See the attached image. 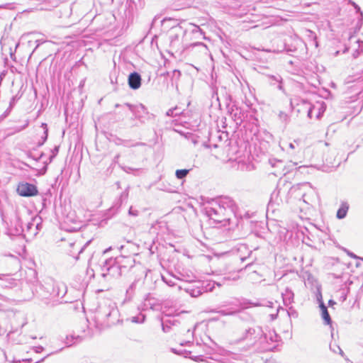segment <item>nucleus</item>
<instances>
[{
  "label": "nucleus",
  "instance_id": "f257e3e1",
  "mask_svg": "<svg viewBox=\"0 0 363 363\" xmlns=\"http://www.w3.org/2000/svg\"><path fill=\"white\" fill-rule=\"evenodd\" d=\"M238 206L235 201L229 196H220L208 199L204 207L205 214L218 223L225 225L230 223L236 216Z\"/></svg>",
  "mask_w": 363,
  "mask_h": 363
},
{
  "label": "nucleus",
  "instance_id": "f03ea898",
  "mask_svg": "<svg viewBox=\"0 0 363 363\" xmlns=\"http://www.w3.org/2000/svg\"><path fill=\"white\" fill-rule=\"evenodd\" d=\"M99 330L109 328L120 322V313L116 303L106 300L97 307L94 317Z\"/></svg>",
  "mask_w": 363,
  "mask_h": 363
},
{
  "label": "nucleus",
  "instance_id": "7ed1b4c3",
  "mask_svg": "<svg viewBox=\"0 0 363 363\" xmlns=\"http://www.w3.org/2000/svg\"><path fill=\"white\" fill-rule=\"evenodd\" d=\"M186 34L187 30L183 28L182 26H177L172 27L169 31L170 46L177 50L198 47L200 51L205 54L207 53L208 48L203 43L196 42L188 45L184 39V37L186 36Z\"/></svg>",
  "mask_w": 363,
  "mask_h": 363
},
{
  "label": "nucleus",
  "instance_id": "20e7f679",
  "mask_svg": "<svg viewBox=\"0 0 363 363\" xmlns=\"http://www.w3.org/2000/svg\"><path fill=\"white\" fill-rule=\"evenodd\" d=\"M307 186V183L297 184L291 186L289 182L284 181L283 183L279 182L276 190L272 194V197H281L286 194L289 197H294L295 199H300L301 197L304 202L308 203L305 199L306 194L301 191L303 187H306Z\"/></svg>",
  "mask_w": 363,
  "mask_h": 363
},
{
  "label": "nucleus",
  "instance_id": "39448f33",
  "mask_svg": "<svg viewBox=\"0 0 363 363\" xmlns=\"http://www.w3.org/2000/svg\"><path fill=\"white\" fill-rule=\"evenodd\" d=\"M101 277L108 281L118 279L124 274L120 266L116 264L115 258L112 257L105 260L101 265Z\"/></svg>",
  "mask_w": 363,
  "mask_h": 363
},
{
  "label": "nucleus",
  "instance_id": "423d86ee",
  "mask_svg": "<svg viewBox=\"0 0 363 363\" xmlns=\"http://www.w3.org/2000/svg\"><path fill=\"white\" fill-rule=\"evenodd\" d=\"M41 218L35 216L26 224V228L21 227V230L16 229V233L20 234L23 233L25 237L28 236L30 238H33L36 236L39 230L41 229Z\"/></svg>",
  "mask_w": 363,
  "mask_h": 363
},
{
  "label": "nucleus",
  "instance_id": "0eeeda50",
  "mask_svg": "<svg viewBox=\"0 0 363 363\" xmlns=\"http://www.w3.org/2000/svg\"><path fill=\"white\" fill-rule=\"evenodd\" d=\"M302 104L306 107L307 116L309 118L313 117V111H315V118L318 120L326 110V105L323 101H317L315 104H311L307 100H303Z\"/></svg>",
  "mask_w": 363,
  "mask_h": 363
},
{
  "label": "nucleus",
  "instance_id": "6e6552de",
  "mask_svg": "<svg viewBox=\"0 0 363 363\" xmlns=\"http://www.w3.org/2000/svg\"><path fill=\"white\" fill-rule=\"evenodd\" d=\"M115 259L116 260V264L120 266L123 273H126L135 267V260L132 255L121 254V255L115 257Z\"/></svg>",
  "mask_w": 363,
  "mask_h": 363
},
{
  "label": "nucleus",
  "instance_id": "1a4fd4ad",
  "mask_svg": "<svg viewBox=\"0 0 363 363\" xmlns=\"http://www.w3.org/2000/svg\"><path fill=\"white\" fill-rule=\"evenodd\" d=\"M17 192L21 196L30 197L36 196L38 191L35 185L25 182L18 185Z\"/></svg>",
  "mask_w": 363,
  "mask_h": 363
},
{
  "label": "nucleus",
  "instance_id": "9d476101",
  "mask_svg": "<svg viewBox=\"0 0 363 363\" xmlns=\"http://www.w3.org/2000/svg\"><path fill=\"white\" fill-rule=\"evenodd\" d=\"M125 105L133 114V117L130 118L131 121H134L135 119H138L142 121V118L144 114H147V108L142 104L138 105H133L128 103H125Z\"/></svg>",
  "mask_w": 363,
  "mask_h": 363
},
{
  "label": "nucleus",
  "instance_id": "9b49d317",
  "mask_svg": "<svg viewBox=\"0 0 363 363\" xmlns=\"http://www.w3.org/2000/svg\"><path fill=\"white\" fill-rule=\"evenodd\" d=\"M350 47L346 48L344 52L348 51V50H352V56L354 58H357L361 52H363V41L360 40L355 39L353 37H350Z\"/></svg>",
  "mask_w": 363,
  "mask_h": 363
},
{
  "label": "nucleus",
  "instance_id": "f8f14e48",
  "mask_svg": "<svg viewBox=\"0 0 363 363\" xmlns=\"http://www.w3.org/2000/svg\"><path fill=\"white\" fill-rule=\"evenodd\" d=\"M162 330L164 333H169L172 326H176L179 323V321L175 317H170L165 315L164 318L160 319Z\"/></svg>",
  "mask_w": 363,
  "mask_h": 363
},
{
  "label": "nucleus",
  "instance_id": "ddd939ff",
  "mask_svg": "<svg viewBox=\"0 0 363 363\" xmlns=\"http://www.w3.org/2000/svg\"><path fill=\"white\" fill-rule=\"evenodd\" d=\"M141 76L139 73L133 72L128 76V82L130 88L136 90L141 86Z\"/></svg>",
  "mask_w": 363,
  "mask_h": 363
},
{
  "label": "nucleus",
  "instance_id": "4468645a",
  "mask_svg": "<svg viewBox=\"0 0 363 363\" xmlns=\"http://www.w3.org/2000/svg\"><path fill=\"white\" fill-rule=\"evenodd\" d=\"M267 78L268 82L271 86H274L277 84V89L285 93V89L283 86V79L279 74H268L266 76Z\"/></svg>",
  "mask_w": 363,
  "mask_h": 363
},
{
  "label": "nucleus",
  "instance_id": "2eb2a0df",
  "mask_svg": "<svg viewBox=\"0 0 363 363\" xmlns=\"http://www.w3.org/2000/svg\"><path fill=\"white\" fill-rule=\"evenodd\" d=\"M318 300L319 301V306L321 311V317L323 319L325 325H330L332 323V320L330 315L328 313V308L325 303L322 301V295L319 294V297H318Z\"/></svg>",
  "mask_w": 363,
  "mask_h": 363
},
{
  "label": "nucleus",
  "instance_id": "dca6fc26",
  "mask_svg": "<svg viewBox=\"0 0 363 363\" xmlns=\"http://www.w3.org/2000/svg\"><path fill=\"white\" fill-rule=\"evenodd\" d=\"M284 304L286 306L291 304L294 302V294L291 289L286 287L284 291L281 293Z\"/></svg>",
  "mask_w": 363,
  "mask_h": 363
},
{
  "label": "nucleus",
  "instance_id": "f3484780",
  "mask_svg": "<svg viewBox=\"0 0 363 363\" xmlns=\"http://www.w3.org/2000/svg\"><path fill=\"white\" fill-rule=\"evenodd\" d=\"M269 163L271 164L272 167H277V169L273 172V174L278 177L282 174H285V172H284L283 167H284V162L281 160H269Z\"/></svg>",
  "mask_w": 363,
  "mask_h": 363
},
{
  "label": "nucleus",
  "instance_id": "a211bd4d",
  "mask_svg": "<svg viewBox=\"0 0 363 363\" xmlns=\"http://www.w3.org/2000/svg\"><path fill=\"white\" fill-rule=\"evenodd\" d=\"M350 208V205L347 201H342L337 211L336 216L338 219H343L346 217L348 210Z\"/></svg>",
  "mask_w": 363,
  "mask_h": 363
},
{
  "label": "nucleus",
  "instance_id": "6ab92c4d",
  "mask_svg": "<svg viewBox=\"0 0 363 363\" xmlns=\"http://www.w3.org/2000/svg\"><path fill=\"white\" fill-rule=\"evenodd\" d=\"M52 295L55 297L62 298L66 294V287L63 284L53 286Z\"/></svg>",
  "mask_w": 363,
  "mask_h": 363
},
{
  "label": "nucleus",
  "instance_id": "aec40b11",
  "mask_svg": "<svg viewBox=\"0 0 363 363\" xmlns=\"http://www.w3.org/2000/svg\"><path fill=\"white\" fill-rule=\"evenodd\" d=\"M185 291L192 297H198L202 294L201 289L198 287L189 286L185 289Z\"/></svg>",
  "mask_w": 363,
  "mask_h": 363
},
{
  "label": "nucleus",
  "instance_id": "412c9836",
  "mask_svg": "<svg viewBox=\"0 0 363 363\" xmlns=\"http://www.w3.org/2000/svg\"><path fill=\"white\" fill-rule=\"evenodd\" d=\"M190 26L191 27V33L195 36V38H200L204 35V33L199 26L194 24H190Z\"/></svg>",
  "mask_w": 363,
  "mask_h": 363
},
{
  "label": "nucleus",
  "instance_id": "4be33fe9",
  "mask_svg": "<svg viewBox=\"0 0 363 363\" xmlns=\"http://www.w3.org/2000/svg\"><path fill=\"white\" fill-rule=\"evenodd\" d=\"M190 170V169H177L175 172V176L178 179H183L188 175Z\"/></svg>",
  "mask_w": 363,
  "mask_h": 363
},
{
  "label": "nucleus",
  "instance_id": "5701e85b",
  "mask_svg": "<svg viewBox=\"0 0 363 363\" xmlns=\"http://www.w3.org/2000/svg\"><path fill=\"white\" fill-rule=\"evenodd\" d=\"M67 342L66 344L67 346H71L73 343L81 341L82 337L80 335H71L69 336H67Z\"/></svg>",
  "mask_w": 363,
  "mask_h": 363
},
{
  "label": "nucleus",
  "instance_id": "b1692460",
  "mask_svg": "<svg viewBox=\"0 0 363 363\" xmlns=\"http://www.w3.org/2000/svg\"><path fill=\"white\" fill-rule=\"evenodd\" d=\"M130 320L132 323H143L145 320V315L140 313L137 315L130 317Z\"/></svg>",
  "mask_w": 363,
  "mask_h": 363
},
{
  "label": "nucleus",
  "instance_id": "393cba45",
  "mask_svg": "<svg viewBox=\"0 0 363 363\" xmlns=\"http://www.w3.org/2000/svg\"><path fill=\"white\" fill-rule=\"evenodd\" d=\"M136 284L137 281H134L126 289V296L128 299H130V298L132 297L136 286Z\"/></svg>",
  "mask_w": 363,
  "mask_h": 363
},
{
  "label": "nucleus",
  "instance_id": "a878e982",
  "mask_svg": "<svg viewBox=\"0 0 363 363\" xmlns=\"http://www.w3.org/2000/svg\"><path fill=\"white\" fill-rule=\"evenodd\" d=\"M330 350L334 352V353H338L340 354L342 357H344V352L342 350V349L340 347L339 345H336V344H330Z\"/></svg>",
  "mask_w": 363,
  "mask_h": 363
},
{
  "label": "nucleus",
  "instance_id": "bb28decb",
  "mask_svg": "<svg viewBox=\"0 0 363 363\" xmlns=\"http://www.w3.org/2000/svg\"><path fill=\"white\" fill-rule=\"evenodd\" d=\"M42 127L44 128V135L42 137V141L38 143V146L43 145L48 139V129L46 123H42Z\"/></svg>",
  "mask_w": 363,
  "mask_h": 363
},
{
  "label": "nucleus",
  "instance_id": "cd10ccee",
  "mask_svg": "<svg viewBox=\"0 0 363 363\" xmlns=\"http://www.w3.org/2000/svg\"><path fill=\"white\" fill-rule=\"evenodd\" d=\"M122 142H123V143H121V145L125 147H136V146H139V145H145V144L144 143H140V142L133 143L129 140H122Z\"/></svg>",
  "mask_w": 363,
  "mask_h": 363
},
{
  "label": "nucleus",
  "instance_id": "c85d7f7f",
  "mask_svg": "<svg viewBox=\"0 0 363 363\" xmlns=\"http://www.w3.org/2000/svg\"><path fill=\"white\" fill-rule=\"evenodd\" d=\"M354 86H357V88L354 89L355 92L357 94H359L362 93V91L363 89V79H359L356 82V84H354Z\"/></svg>",
  "mask_w": 363,
  "mask_h": 363
},
{
  "label": "nucleus",
  "instance_id": "c756f323",
  "mask_svg": "<svg viewBox=\"0 0 363 363\" xmlns=\"http://www.w3.org/2000/svg\"><path fill=\"white\" fill-rule=\"evenodd\" d=\"M58 151H59V147H55L52 150V155L50 156L49 157V160L48 162H46V166L48 165V164L50 163L52 160L55 157V156L57 155L58 153Z\"/></svg>",
  "mask_w": 363,
  "mask_h": 363
},
{
  "label": "nucleus",
  "instance_id": "7c9ffc66",
  "mask_svg": "<svg viewBox=\"0 0 363 363\" xmlns=\"http://www.w3.org/2000/svg\"><path fill=\"white\" fill-rule=\"evenodd\" d=\"M279 118L282 122L287 123L289 121V116L287 113L284 111H280L279 113Z\"/></svg>",
  "mask_w": 363,
  "mask_h": 363
},
{
  "label": "nucleus",
  "instance_id": "2f4dec72",
  "mask_svg": "<svg viewBox=\"0 0 363 363\" xmlns=\"http://www.w3.org/2000/svg\"><path fill=\"white\" fill-rule=\"evenodd\" d=\"M177 110H178V107H177V106L174 108H170L167 111L166 115L167 116H171V117L179 116V113H174V111H176Z\"/></svg>",
  "mask_w": 363,
  "mask_h": 363
},
{
  "label": "nucleus",
  "instance_id": "473e14b6",
  "mask_svg": "<svg viewBox=\"0 0 363 363\" xmlns=\"http://www.w3.org/2000/svg\"><path fill=\"white\" fill-rule=\"evenodd\" d=\"M287 313H288V315H289V317H293V318H297L298 317V313L292 307L289 308V309L287 311Z\"/></svg>",
  "mask_w": 363,
  "mask_h": 363
},
{
  "label": "nucleus",
  "instance_id": "72a5a7b5",
  "mask_svg": "<svg viewBox=\"0 0 363 363\" xmlns=\"http://www.w3.org/2000/svg\"><path fill=\"white\" fill-rule=\"evenodd\" d=\"M255 333V329H254V328H249V329L246 330L245 337H244V339L247 338L248 335H254Z\"/></svg>",
  "mask_w": 363,
  "mask_h": 363
},
{
  "label": "nucleus",
  "instance_id": "f704fd0d",
  "mask_svg": "<svg viewBox=\"0 0 363 363\" xmlns=\"http://www.w3.org/2000/svg\"><path fill=\"white\" fill-rule=\"evenodd\" d=\"M16 96H13V97L11 99V101H10V102H9V108L10 109H12V108L14 107V106H15V104H16Z\"/></svg>",
  "mask_w": 363,
  "mask_h": 363
},
{
  "label": "nucleus",
  "instance_id": "c9c22d12",
  "mask_svg": "<svg viewBox=\"0 0 363 363\" xmlns=\"http://www.w3.org/2000/svg\"><path fill=\"white\" fill-rule=\"evenodd\" d=\"M128 213L130 216H137L138 215V211L135 210V209H133V207H130L129 211H128Z\"/></svg>",
  "mask_w": 363,
  "mask_h": 363
},
{
  "label": "nucleus",
  "instance_id": "e433bc0d",
  "mask_svg": "<svg viewBox=\"0 0 363 363\" xmlns=\"http://www.w3.org/2000/svg\"><path fill=\"white\" fill-rule=\"evenodd\" d=\"M303 99H301V103L299 104H298L300 108L298 109V112L301 113V112H306V107L304 106H303L302 104V101H303Z\"/></svg>",
  "mask_w": 363,
  "mask_h": 363
},
{
  "label": "nucleus",
  "instance_id": "4c0bfd02",
  "mask_svg": "<svg viewBox=\"0 0 363 363\" xmlns=\"http://www.w3.org/2000/svg\"><path fill=\"white\" fill-rule=\"evenodd\" d=\"M346 252H347V254L350 257H352V258L357 259H361V260H362V258H360V257H359L358 256H357V255H356L355 254H354L353 252H350L349 250H346Z\"/></svg>",
  "mask_w": 363,
  "mask_h": 363
},
{
  "label": "nucleus",
  "instance_id": "58836bf2",
  "mask_svg": "<svg viewBox=\"0 0 363 363\" xmlns=\"http://www.w3.org/2000/svg\"><path fill=\"white\" fill-rule=\"evenodd\" d=\"M43 350H44V347L42 346H37V347H34V351L36 353H40V352H43Z\"/></svg>",
  "mask_w": 363,
  "mask_h": 363
},
{
  "label": "nucleus",
  "instance_id": "ea45409f",
  "mask_svg": "<svg viewBox=\"0 0 363 363\" xmlns=\"http://www.w3.org/2000/svg\"><path fill=\"white\" fill-rule=\"evenodd\" d=\"M11 110H12V109H10L9 108H8L5 111V112L3 113L2 116H3L4 118L7 117V116H8V115L10 113V112H11Z\"/></svg>",
  "mask_w": 363,
  "mask_h": 363
},
{
  "label": "nucleus",
  "instance_id": "a19ab883",
  "mask_svg": "<svg viewBox=\"0 0 363 363\" xmlns=\"http://www.w3.org/2000/svg\"><path fill=\"white\" fill-rule=\"evenodd\" d=\"M347 299V294L345 292L342 293V295L340 296L341 301H345Z\"/></svg>",
  "mask_w": 363,
  "mask_h": 363
},
{
  "label": "nucleus",
  "instance_id": "79ce46f5",
  "mask_svg": "<svg viewBox=\"0 0 363 363\" xmlns=\"http://www.w3.org/2000/svg\"><path fill=\"white\" fill-rule=\"evenodd\" d=\"M43 155H44V154H43V153H41V154L40 155V156H39L38 158H35V157H33V159H35V160H40V159H42V158H43Z\"/></svg>",
  "mask_w": 363,
  "mask_h": 363
},
{
  "label": "nucleus",
  "instance_id": "37998d69",
  "mask_svg": "<svg viewBox=\"0 0 363 363\" xmlns=\"http://www.w3.org/2000/svg\"><path fill=\"white\" fill-rule=\"evenodd\" d=\"M121 198L124 197V198H127L128 197V193L127 192H123L121 196Z\"/></svg>",
  "mask_w": 363,
  "mask_h": 363
},
{
  "label": "nucleus",
  "instance_id": "c03bdc74",
  "mask_svg": "<svg viewBox=\"0 0 363 363\" xmlns=\"http://www.w3.org/2000/svg\"><path fill=\"white\" fill-rule=\"evenodd\" d=\"M221 313L223 315H233V314H234V312L225 313L224 311H222Z\"/></svg>",
  "mask_w": 363,
  "mask_h": 363
},
{
  "label": "nucleus",
  "instance_id": "a18cd8bd",
  "mask_svg": "<svg viewBox=\"0 0 363 363\" xmlns=\"http://www.w3.org/2000/svg\"><path fill=\"white\" fill-rule=\"evenodd\" d=\"M289 147L291 149H294V148H295V145H294V143H290L289 144Z\"/></svg>",
  "mask_w": 363,
  "mask_h": 363
},
{
  "label": "nucleus",
  "instance_id": "49530a36",
  "mask_svg": "<svg viewBox=\"0 0 363 363\" xmlns=\"http://www.w3.org/2000/svg\"><path fill=\"white\" fill-rule=\"evenodd\" d=\"M124 106H126L125 105V104H124L123 105H121V104H116L115 105V107H116V108H118V107H124Z\"/></svg>",
  "mask_w": 363,
  "mask_h": 363
},
{
  "label": "nucleus",
  "instance_id": "de8ad7c7",
  "mask_svg": "<svg viewBox=\"0 0 363 363\" xmlns=\"http://www.w3.org/2000/svg\"><path fill=\"white\" fill-rule=\"evenodd\" d=\"M172 352H173V353H174V354H180V353H179V352L176 349L172 348Z\"/></svg>",
  "mask_w": 363,
  "mask_h": 363
},
{
  "label": "nucleus",
  "instance_id": "09e8293b",
  "mask_svg": "<svg viewBox=\"0 0 363 363\" xmlns=\"http://www.w3.org/2000/svg\"><path fill=\"white\" fill-rule=\"evenodd\" d=\"M352 4L357 11L360 10V8L355 3H352Z\"/></svg>",
  "mask_w": 363,
  "mask_h": 363
},
{
  "label": "nucleus",
  "instance_id": "8fccbe9b",
  "mask_svg": "<svg viewBox=\"0 0 363 363\" xmlns=\"http://www.w3.org/2000/svg\"><path fill=\"white\" fill-rule=\"evenodd\" d=\"M240 156H236V157H230V160H238V159H240Z\"/></svg>",
  "mask_w": 363,
  "mask_h": 363
},
{
  "label": "nucleus",
  "instance_id": "3c124183",
  "mask_svg": "<svg viewBox=\"0 0 363 363\" xmlns=\"http://www.w3.org/2000/svg\"><path fill=\"white\" fill-rule=\"evenodd\" d=\"M328 303H329V305H333L335 303V302L333 300H330Z\"/></svg>",
  "mask_w": 363,
  "mask_h": 363
},
{
  "label": "nucleus",
  "instance_id": "603ef678",
  "mask_svg": "<svg viewBox=\"0 0 363 363\" xmlns=\"http://www.w3.org/2000/svg\"><path fill=\"white\" fill-rule=\"evenodd\" d=\"M122 140H121V139H118V142H117V143H116V144H117V145H121V143H123Z\"/></svg>",
  "mask_w": 363,
  "mask_h": 363
},
{
  "label": "nucleus",
  "instance_id": "864d4df0",
  "mask_svg": "<svg viewBox=\"0 0 363 363\" xmlns=\"http://www.w3.org/2000/svg\"><path fill=\"white\" fill-rule=\"evenodd\" d=\"M174 113H179V115L182 114V111L180 110V108H178V110L174 111Z\"/></svg>",
  "mask_w": 363,
  "mask_h": 363
},
{
  "label": "nucleus",
  "instance_id": "5fc2aeb1",
  "mask_svg": "<svg viewBox=\"0 0 363 363\" xmlns=\"http://www.w3.org/2000/svg\"><path fill=\"white\" fill-rule=\"evenodd\" d=\"M276 337H277V335H274V337H270V340H271V341H274V338H276Z\"/></svg>",
  "mask_w": 363,
  "mask_h": 363
},
{
  "label": "nucleus",
  "instance_id": "6e6d98bb",
  "mask_svg": "<svg viewBox=\"0 0 363 363\" xmlns=\"http://www.w3.org/2000/svg\"><path fill=\"white\" fill-rule=\"evenodd\" d=\"M124 248H125V247L123 245H121L119 249L121 251H122L124 250Z\"/></svg>",
  "mask_w": 363,
  "mask_h": 363
},
{
  "label": "nucleus",
  "instance_id": "4d7b16f0",
  "mask_svg": "<svg viewBox=\"0 0 363 363\" xmlns=\"http://www.w3.org/2000/svg\"><path fill=\"white\" fill-rule=\"evenodd\" d=\"M111 250V247H109L108 249H106L105 251H104V253L107 252L108 251Z\"/></svg>",
  "mask_w": 363,
  "mask_h": 363
},
{
  "label": "nucleus",
  "instance_id": "13d9d810",
  "mask_svg": "<svg viewBox=\"0 0 363 363\" xmlns=\"http://www.w3.org/2000/svg\"><path fill=\"white\" fill-rule=\"evenodd\" d=\"M167 284L168 285H169V286L173 285V284H172V282H171V281H169V282H167Z\"/></svg>",
  "mask_w": 363,
  "mask_h": 363
},
{
  "label": "nucleus",
  "instance_id": "bf43d9fd",
  "mask_svg": "<svg viewBox=\"0 0 363 363\" xmlns=\"http://www.w3.org/2000/svg\"><path fill=\"white\" fill-rule=\"evenodd\" d=\"M135 125H137V124H135V123H131V126H135Z\"/></svg>",
  "mask_w": 363,
  "mask_h": 363
},
{
  "label": "nucleus",
  "instance_id": "052dcab7",
  "mask_svg": "<svg viewBox=\"0 0 363 363\" xmlns=\"http://www.w3.org/2000/svg\"><path fill=\"white\" fill-rule=\"evenodd\" d=\"M3 277H4V274H0V279H2Z\"/></svg>",
  "mask_w": 363,
  "mask_h": 363
},
{
  "label": "nucleus",
  "instance_id": "680f3d73",
  "mask_svg": "<svg viewBox=\"0 0 363 363\" xmlns=\"http://www.w3.org/2000/svg\"><path fill=\"white\" fill-rule=\"evenodd\" d=\"M116 184H117V186H118V187H119V184H120V183H119L118 182L116 183Z\"/></svg>",
  "mask_w": 363,
  "mask_h": 363
},
{
  "label": "nucleus",
  "instance_id": "e2e57ef3",
  "mask_svg": "<svg viewBox=\"0 0 363 363\" xmlns=\"http://www.w3.org/2000/svg\"><path fill=\"white\" fill-rule=\"evenodd\" d=\"M359 266V263H357V264H356V267H358Z\"/></svg>",
  "mask_w": 363,
  "mask_h": 363
},
{
  "label": "nucleus",
  "instance_id": "0e129e2a",
  "mask_svg": "<svg viewBox=\"0 0 363 363\" xmlns=\"http://www.w3.org/2000/svg\"><path fill=\"white\" fill-rule=\"evenodd\" d=\"M276 316H277V315L275 316L274 315H272V319H274Z\"/></svg>",
  "mask_w": 363,
  "mask_h": 363
},
{
  "label": "nucleus",
  "instance_id": "69168bd1",
  "mask_svg": "<svg viewBox=\"0 0 363 363\" xmlns=\"http://www.w3.org/2000/svg\"><path fill=\"white\" fill-rule=\"evenodd\" d=\"M224 279H229V278H228V277H224Z\"/></svg>",
  "mask_w": 363,
  "mask_h": 363
},
{
  "label": "nucleus",
  "instance_id": "338daca9",
  "mask_svg": "<svg viewBox=\"0 0 363 363\" xmlns=\"http://www.w3.org/2000/svg\"><path fill=\"white\" fill-rule=\"evenodd\" d=\"M354 87H355V86H354H354H350V89H352V88H354Z\"/></svg>",
  "mask_w": 363,
  "mask_h": 363
},
{
  "label": "nucleus",
  "instance_id": "774afa93",
  "mask_svg": "<svg viewBox=\"0 0 363 363\" xmlns=\"http://www.w3.org/2000/svg\"><path fill=\"white\" fill-rule=\"evenodd\" d=\"M354 87H355V86H354H354H350V89H352V88H354Z\"/></svg>",
  "mask_w": 363,
  "mask_h": 363
}]
</instances>
